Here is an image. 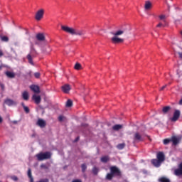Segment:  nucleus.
<instances>
[{"instance_id":"obj_25","label":"nucleus","mask_w":182,"mask_h":182,"mask_svg":"<svg viewBox=\"0 0 182 182\" xmlns=\"http://www.w3.org/2000/svg\"><path fill=\"white\" fill-rule=\"evenodd\" d=\"M21 106L24 109V112H26V113H29L31 112V110L29 109V107H28L27 106L25 105V103L22 102L21 103Z\"/></svg>"},{"instance_id":"obj_6","label":"nucleus","mask_w":182,"mask_h":182,"mask_svg":"<svg viewBox=\"0 0 182 182\" xmlns=\"http://www.w3.org/2000/svg\"><path fill=\"white\" fill-rule=\"evenodd\" d=\"M143 140H144V139L140 133L136 132L134 134V143H140V141H143Z\"/></svg>"},{"instance_id":"obj_10","label":"nucleus","mask_w":182,"mask_h":182,"mask_svg":"<svg viewBox=\"0 0 182 182\" xmlns=\"http://www.w3.org/2000/svg\"><path fill=\"white\" fill-rule=\"evenodd\" d=\"M180 140H181V136H173L171 137V141L173 146H177L180 143Z\"/></svg>"},{"instance_id":"obj_3","label":"nucleus","mask_w":182,"mask_h":182,"mask_svg":"<svg viewBox=\"0 0 182 182\" xmlns=\"http://www.w3.org/2000/svg\"><path fill=\"white\" fill-rule=\"evenodd\" d=\"M157 159H152L151 161V164L154 166V167H159L161 166V164L164 160H166V156H164V153L163 152H159L156 155Z\"/></svg>"},{"instance_id":"obj_17","label":"nucleus","mask_w":182,"mask_h":182,"mask_svg":"<svg viewBox=\"0 0 182 182\" xmlns=\"http://www.w3.org/2000/svg\"><path fill=\"white\" fill-rule=\"evenodd\" d=\"M30 88L34 93H41V90L38 85H31Z\"/></svg>"},{"instance_id":"obj_9","label":"nucleus","mask_w":182,"mask_h":182,"mask_svg":"<svg viewBox=\"0 0 182 182\" xmlns=\"http://www.w3.org/2000/svg\"><path fill=\"white\" fill-rule=\"evenodd\" d=\"M36 125L41 127V129H43L46 127V121L43 120V119H38Z\"/></svg>"},{"instance_id":"obj_4","label":"nucleus","mask_w":182,"mask_h":182,"mask_svg":"<svg viewBox=\"0 0 182 182\" xmlns=\"http://www.w3.org/2000/svg\"><path fill=\"white\" fill-rule=\"evenodd\" d=\"M38 161H43V160H49L52 157V154L49 151L41 152L36 155Z\"/></svg>"},{"instance_id":"obj_45","label":"nucleus","mask_w":182,"mask_h":182,"mask_svg":"<svg viewBox=\"0 0 182 182\" xmlns=\"http://www.w3.org/2000/svg\"><path fill=\"white\" fill-rule=\"evenodd\" d=\"M166 87H167V85H164L160 90H164V89H166Z\"/></svg>"},{"instance_id":"obj_44","label":"nucleus","mask_w":182,"mask_h":182,"mask_svg":"<svg viewBox=\"0 0 182 182\" xmlns=\"http://www.w3.org/2000/svg\"><path fill=\"white\" fill-rule=\"evenodd\" d=\"M72 182H82V180L80 179H74L72 181Z\"/></svg>"},{"instance_id":"obj_43","label":"nucleus","mask_w":182,"mask_h":182,"mask_svg":"<svg viewBox=\"0 0 182 182\" xmlns=\"http://www.w3.org/2000/svg\"><path fill=\"white\" fill-rule=\"evenodd\" d=\"M0 87H1L2 90H5V85L4 84H2V83H0Z\"/></svg>"},{"instance_id":"obj_16","label":"nucleus","mask_w":182,"mask_h":182,"mask_svg":"<svg viewBox=\"0 0 182 182\" xmlns=\"http://www.w3.org/2000/svg\"><path fill=\"white\" fill-rule=\"evenodd\" d=\"M32 99H33V100H34V102L36 105H39V103H41V96L33 95L32 97Z\"/></svg>"},{"instance_id":"obj_37","label":"nucleus","mask_w":182,"mask_h":182,"mask_svg":"<svg viewBox=\"0 0 182 182\" xmlns=\"http://www.w3.org/2000/svg\"><path fill=\"white\" fill-rule=\"evenodd\" d=\"M34 76L36 79H39L41 77V73H35Z\"/></svg>"},{"instance_id":"obj_30","label":"nucleus","mask_w":182,"mask_h":182,"mask_svg":"<svg viewBox=\"0 0 182 182\" xmlns=\"http://www.w3.org/2000/svg\"><path fill=\"white\" fill-rule=\"evenodd\" d=\"M92 173L95 176H97V173H99V168H97L96 166H94L92 168Z\"/></svg>"},{"instance_id":"obj_31","label":"nucleus","mask_w":182,"mask_h":182,"mask_svg":"<svg viewBox=\"0 0 182 182\" xmlns=\"http://www.w3.org/2000/svg\"><path fill=\"white\" fill-rule=\"evenodd\" d=\"M175 174L176 176H182V170L180 168L176 169Z\"/></svg>"},{"instance_id":"obj_29","label":"nucleus","mask_w":182,"mask_h":182,"mask_svg":"<svg viewBox=\"0 0 182 182\" xmlns=\"http://www.w3.org/2000/svg\"><path fill=\"white\" fill-rule=\"evenodd\" d=\"M74 68H75L76 70H80V69H82V65H80V63H77L75 65Z\"/></svg>"},{"instance_id":"obj_52","label":"nucleus","mask_w":182,"mask_h":182,"mask_svg":"<svg viewBox=\"0 0 182 182\" xmlns=\"http://www.w3.org/2000/svg\"><path fill=\"white\" fill-rule=\"evenodd\" d=\"M36 45H38V42H36Z\"/></svg>"},{"instance_id":"obj_35","label":"nucleus","mask_w":182,"mask_h":182,"mask_svg":"<svg viewBox=\"0 0 182 182\" xmlns=\"http://www.w3.org/2000/svg\"><path fill=\"white\" fill-rule=\"evenodd\" d=\"M166 23H161V22H160L157 26H156V27L157 28H164V26H166Z\"/></svg>"},{"instance_id":"obj_26","label":"nucleus","mask_w":182,"mask_h":182,"mask_svg":"<svg viewBox=\"0 0 182 182\" xmlns=\"http://www.w3.org/2000/svg\"><path fill=\"white\" fill-rule=\"evenodd\" d=\"M171 109V107L170 106H166V107H164L162 109V112L163 113L166 114V113H168V111Z\"/></svg>"},{"instance_id":"obj_19","label":"nucleus","mask_w":182,"mask_h":182,"mask_svg":"<svg viewBox=\"0 0 182 182\" xmlns=\"http://www.w3.org/2000/svg\"><path fill=\"white\" fill-rule=\"evenodd\" d=\"M151 6H152L151 2L149 1L145 2L144 8L146 11H149V9H151Z\"/></svg>"},{"instance_id":"obj_12","label":"nucleus","mask_w":182,"mask_h":182,"mask_svg":"<svg viewBox=\"0 0 182 182\" xmlns=\"http://www.w3.org/2000/svg\"><path fill=\"white\" fill-rule=\"evenodd\" d=\"M36 38L37 39V41H38L39 42H43L45 41V35L42 33H39L38 34H36Z\"/></svg>"},{"instance_id":"obj_1","label":"nucleus","mask_w":182,"mask_h":182,"mask_svg":"<svg viewBox=\"0 0 182 182\" xmlns=\"http://www.w3.org/2000/svg\"><path fill=\"white\" fill-rule=\"evenodd\" d=\"M61 29L64 31V32L70 33V35H76L78 36H83V35H86V31L82 29L73 28L66 26H61Z\"/></svg>"},{"instance_id":"obj_15","label":"nucleus","mask_w":182,"mask_h":182,"mask_svg":"<svg viewBox=\"0 0 182 182\" xmlns=\"http://www.w3.org/2000/svg\"><path fill=\"white\" fill-rule=\"evenodd\" d=\"M124 32H126L125 29L123 30H118L117 31H116L115 33L112 32L111 34L114 35V36H120V35H123V33H124Z\"/></svg>"},{"instance_id":"obj_23","label":"nucleus","mask_w":182,"mask_h":182,"mask_svg":"<svg viewBox=\"0 0 182 182\" xmlns=\"http://www.w3.org/2000/svg\"><path fill=\"white\" fill-rule=\"evenodd\" d=\"M112 129L115 131L120 130V129H123V125H122V124H115L112 127Z\"/></svg>"},{"instance_id":"obj_53","label":"nucleus","mask_w":182,"mask_h":182,"mask_svg":"<svg viewBox=\"0 0 182 182\" xmlns=\"http://www.w3.org/2000/svg\"><path fill=\"white\" fill-rule=\"evenodd\" d=\"M14 123H16V121H14Z\"/></svg>"},{"instance_id":"obj_49","label":"nucleus","mask_w":182,"mask_h":182,"mask_svg":"<svg viewBox=\"0 0 182 182\" xmlns=\"http://www.w3.org/2000/svg\"><path fill=\"white\" fill-rule=\"evenodd\" d=\"M79 139H80V137L77 136V137L75 139V141H79Z\"/></svg>"},{"instance_id":"obj_41","label":"nucleus","mask_w":182,"mask_h":182,"mask_svg":"<svg viewBox=\"0 0 182 182\" xmlns=\"http://www.w3.org/2000/svg\"><path fill=\"white\" fill-rule=\"evenodd\" d=\"M41 168H45L46 170H47L48 166H46V165L45 164H42L41 165Z\"/></svg>"},{"instance_id":"obj_36","label":"nucleus","mask_w":182,"mask_h":182,"mask_svg":"<svg viewBox=\"0 0 182 182\" xmlns=\"http://www.w3.org/2000/svg\"><path fill=\"white\" fill-rule=\"evenodd\" d=\"M171 141V139H164V144L167 145Z\"/></svg>"},{"instance_id":"obj_14","label":"nucleus","mask_w":182,"mask_h":182,"mask_svg":"<svg viewBox=\"0 0 182 182\" xmlns=\"http://www.w3.org/2000/svg\"><path fill=\"white\" fill-rule=\"evenodd\" d=\"M160 21H162L165 25H167V21L166 20L167 18H168V14H161L159 16Z\"/></svg>"},{"instance_id":"obj_50","label":"nucleus","mask_w":182,"mask_h":182,"mask_svg":"<svg viewBox=\"0 0 182 182\" xmlns=\"http://www.w3.org/2000/svg\"><path fill=\"white\" fill-rule=\"evenodd\" d=\"M2 122H3V119H2V118L0 117V123H2Z\"/></svg>"},{"instance_id":"obj_38","label":"nucleus","mask_w":182,"mask_h":182,"mask_svg":"<svg viewBox=\"0 0 182 182\" xmlns=\"http://www.w3.org/2000/svg\"><path fill=\"white\" fill-rule=\"evenodd\" d=\"M11 178L14 181H18V176H11Z\"/></svg>"},{"instance_id":"obj_8","label":"nucleus","mask_w":182,"mask_h":182,"mask_svg":"<svg viewBox=\"0 0 182 182\" xmlns=\"http://www.w3.org/2000/svg\"><path fill=\"white\" fill-rule=\"evenodd\" d=\"M111 41L112 42V43H123V42H124V40H123V38H120L119 37H117L116 36H114V37H112L111 38Z\"/></svg>"},{"instance_id":"obj_32","label":"nucleus","mask_w":182,"mask_h":182,"mask_svg":"<svg viewBox=\"0 0 182 182\" xmlns=\"http://www.w3.org/2000/svg\"><path fill=\"white\" fill-rule=\"evenodd\" d=\"M160 182H170V179L166 178V177H161L159 178Z\"/></svg>"},{"instance_id":"obj_5","label":"nucleus","mask_w":182,"mask_h":182,"mask_svg":"<svg viewBox=\"0 0 182 182\" xmlns=\"http://www.w3.org/2000/svg\"><path fill=\"white\" fill-rule=\"evenodd\" d=\"M43 15H45V9H40L38 10L35 15L36 21H41L43 18Z\"/></svg>"},{"instance_id":"obj_46","label":"nucleus","mask_w":182,"mask_h":182,"mask_svg":"<svg viewBox=\"0 0 182 182\" xmlns=\"http://www.w3.org/2000/svg\"><path fill=\"white\" fill-rule=\"evenodd\" d=\"M1 56H4V52H2V50H0V58Z\"/></svg>"},{"instance_id":"obj_48","label":"nucleus","mask_w":182,"mask_h":182,"mask_svg":"<svg viewBox=\"0 0 182 182\" xmlns=\"http://www.w3.org/2000/svg\"><path fill=\"white\" fill-rule=\"evenodd\" d=\"M178 55H179V58H180L181 59H182V53H178Z\"/></svg>"},{"instance_id":"obj_34","label":"nucleus","mask_w":182,"mask_h":182,"mask_svg":"<svg viewBox=\"0 0 182 182\" xmlns=\"http://www.w3.org/2000/svg\"><path fill=\"white\" fill-rule=\"evenodd\" d=\"M81 168H82V173H85V171H86V168H87V166H86V164H82L81 165Z\"/></svg>"},{"instance_id":"obj_28","label":"nucleus","mask_w":182,"mask_h":182,"mask_svg":"<svg viewBox=\"0 0 182 182\" xmlns=\"http://www.w3.org/2000/svg\"><path fill=\"white\" fill-rule=\"evenodd\" d=\"M73 106V102L72 100H68L66 102V107H72Z\"/></svg>"},{"instance_id":"obj_11","label":"nucleus","mask_w":182,"mask_h":182,"mask_svg":"<svg viewBox=\"0 0 182 182\" xmlns=\"http://www.w3.org/2000/svg\"><path fill=\"white\" fill-rule=\"evenodd\" d=\"M61 89L64 93H69L72 88L69 84H65L61 87Z\"/></svg>"},{"instance_id":"obj_22","label":"nucleus","mask_w":182,"mask_h":182,"mask_svg":"<svg viewBox=\"0 0 182 182\" xmlns=\"http://www.w3.org/2000/svg\"><path fill=\"white\" fill-rule=\"evenodd\" d=\"M28 177L30 178V182H33V177L32 176V171L31 168L28 170Z\"/></svg>"},{"instance_id":"obj_18","label":"nucleus","mask_w":182,"mask_h":182,"mask_svg":"<svg viewBox=\"0 0 182 182\" xmlns=\"http://www.w3.org/2000/svg\"><path fill=\"white\" fill-rule=\"evenodd\" d=\"M5 75L7 77H9V79H14L15 77V73L11 71H6Z\"/></svg>"},{"instance_id":"obj_47","label":"nucleus","mask_w":182,"mask_h":182,"mask_svg":"<svg viewBox=\"0 0 182 182\" xmlns=\"http://www.w3.org/2000/svg\"><path fill=\"white\" fill-rule=\"evenodd\" d=\"M179 169L182 170V162L179 164Z\"/></svg>"},{"instance_id":"obj_2","label":"nucleus","mask_w":182,"mask_h":182,"mask_svg":"<svg viewBox=\"0 0 182 182\" xmlns=\"http://www.w3.org/2000/svg\"><path fill=\"white\" fill-rule=\"evenodd\" d=\"M110 173H107L106 176L107 180H113V177H120L122 176V171L117 168V166H111L109 168Z\"/></svg>"},{"instance_id":"obj_7","label":"nucleus","mask_w":182,"mask_h":182,"mask_svg":"<svg viewBox=\"0 0 182 182\" xmlns=\"http://www.w3.org/2000/svg\"><path fill=\"white\" fill-rule=\"evenodd\" d=\"M180 110L178 109H176L173 112V116L172 118H171V122H177L178 120V119L180 118Z\"/></svg>"},{"instance_id":"obj_13","label":"nucleus","mask_w":182,"mask_h":182,"mask_svg":"<svg viewBox=\"0 0 182 182\" xmlns=\"http://www.w3.org/2000/svg\"><path fill=\"white\" fill-rule=\"evenodd\" d=\"M4 103H6L7 106H16V102L11 99L5 100Z\"/></svg>"},{"instance_id":"obj_33","label":"nucleus","mask_w":182,"mask_h":182,"mask_svg":"<svg viewBox=\"0 0 182 182\" xmlns=\"http://www.w3.org/2000/svg\"><path fill=\"white\" fill-rule=\"evenodd\" d=\"M1 40L2 42H8L9 41V38L6 36H1Z\"/></svg>"},{"instance_id":"obj_51","label":"nucleus","mask_w":182,"mask_h":182,"mask_svg":"<svg viewBox=\"0 0 182 182\" xmlns=\"http://www.w3.org/2000/svg\"><path fill=\"white\" fill-rule=\"evenodd\" d=\"M2 69V66L0 65V70Z\"/></svg>"},{"instance_id":"obj_40","label":"nucleus","mask_w":182,"mask_h":182,"mask_svg":"<svg viewBox=\"0 0 182 182\" xmlns=\"http://www.w3.org/2000/svg\"><path fill=\"white\" fill-rule=\"evenodd\" d=\"M176 9V15H180V14L178 12H180V8L178 7H175Z\"/></svg>"},{"instance_id":"obj_27","label":"nucleus","mask_w":182,"mask_h":182,"mask_svg":"<svg viewBox=\"0 0 182 182\" xmlns=\"http://www.w3.org/2000/svg\"><path fill=\"white\" fill-rule=\"evenodd\" d=\"M124 147H126V144L124 143L119 144L117 146V148L118 149V150H123Z\"/></svg>"},{"instance_id":"obj_42","label":"nucleus","mask_w":182,"mask_h":182,"mask_svg":"<svg viewBox=\"0 0 182 182\" xmlns=\"http://www.w3.org/2000/svg\"><path fill=\"white\" fill-rule=\"evenodd\" d=\"M59 122H63V116L60 115L58 117Z\"/></svg>"},{"instance_id":"obj_20","label":"nucleus","mask_w":182,"mask_h":182,"mask_svg":"<svg viewBox=\"0 0 182 182\" xmlns=\"http://www.w3.org/2000/svg\"><path fill=\"white\" fill-rule=\"evenodd\" d=\"M22 97L23 100H29V93L27 91H24L22 93Z\"/></svg>"},{"instance_id":"obj_21","label":"nucleus","mask_w":182,"mask_h":182,"mask_svg":"<svg viewBox=\"0 0 182 182\" xmlns=\"http://www.w3.org/2000/svg\"><path fill=\"white\" fill-rule=\"evenodd\" d=\"M27 59H28V63H30V65H32V66H33L35 65L33 63V60L32 59V55L31 54H28L27 55Z\"/></svg>"},{"instance_id":"obj_39","label":"nucleus","mask_w":182,"mask_h":182,"mask_svg":"<svg viewBox=\"0 0 182 182\" xmlns=\"http://www.w3.org/2000/svg\"><path fill=\"white\" fill-rule=\"evenodd\" d=\"M31 53H35L36 55H38V52L36 51V50L33 48H31Z\"/></svg>"},{"instance_id":"obj_24","label":"nucleus","mask_w":182,"mask_h":182,"mask_svg":"<svg viewBox=\"0 0 182 182\" xmlns=\"http://www.w3.org/2000/svg\"><path fill=\"white\" fill-rule=\"evenodd\" d=\"M110 160V158H109V156H105L101 158L102 163H107Z\"/></svg>"}]
</instances>
